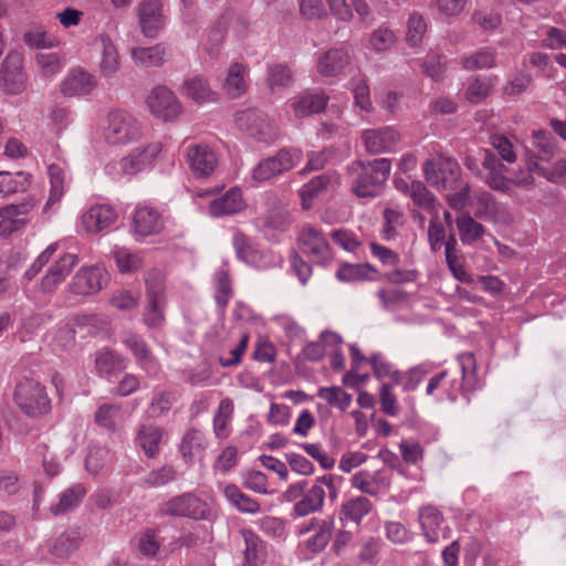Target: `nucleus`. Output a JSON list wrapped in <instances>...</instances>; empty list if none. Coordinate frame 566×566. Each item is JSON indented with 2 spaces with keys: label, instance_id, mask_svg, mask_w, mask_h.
<instances>
[{
  "label": "nucleus",
  "instance_id": "1",
  "mask_svg": "<svg viewBox=\"0 0 566 566\" xmlns=\"http://www.w3.org/2000/svg\"><path fill=\"white\" fill-rule=\"evenodd\" d=\"M349 170L355 174L353 191L359 198H375L379 196L390 175L391 161L379 158L371 161H355Z\"/></svg>",
  "mask_w": 566,
  "mask_h": 566
},
{
  "label": "nucleus",
  "instance_id": "2",
  "mask_svg": "<svg viewBox=\"0 0 566 566\" xmlns=\"http://www.w3.org/2000/svg\"><path fill=\"white\" fill-rule=\"evenodd\" d=\"M336 481L340 482L342 476L324 474L316 478L312 484L307 481V486L304 489L302 497L294 504L291 516L297 518L321 512L326 495L332 502L335 501L338 496Z\"/></svg>",
  "mask_w": 566,
  "mask_h": 566
},
{
  "label": "nucleus",
  "instance_id": "3",
  "mask_svg": "<svg viewBox=\"0 0 566 566\" xmlns=\"http://www.w3.org/2000/svg\"><path fill=\"white\" fill-rule=\"evenodd\" d=\"M13 399L18 408L28 417H40L51 409V400L45 387L33 378L23 377L18 381Z\"/></svg>",
  "mask_w": 566,
  "mask_h": 566
},
{
  "label": "nucleus",
  "instance_id": "4",
  "mask_svg": "<svg viewBox=\"0 0 566 566\" xmlns=\"http://www.w3.org/2000/svg\"><path fill=\"white\" fill-rule=\"evenodd\" d=\"M234 122L241 132L258 142L271 144L277 137V130L270 117L255 108L235 113Z\"/></svg>",
  "mask_w": 566,
  "mask_h": 566
},
{
  "label": "nucleus",
  "instance_id": "5",
  "mask_svg": "<svg viewBox=\"0 0 566 566\" xmlns=\"http://www.w3.org/2000/svg\"><path fill=\"white\" fill-rule=\"evenodd\" d=\"M104 135L108 144L125 145L140 137L142 127L132 114L117 109L108 114Z\"/></svg>",
  "mask_w": 566,
  "mask_h": 566
},
{
  "label": "nucleus",
  "instance_id": "6",
  "mask_svg": "<svg viewBox=\"0 0 566 566\" xmlns=\"http://www.w3.org/2000/svg\"><path fill=\"white\" fill-rule=\"evenodd\" d=\"M145 283L147 304L143 312V322L148 328H159L165 323V285L158 274L149 275Z\"/></svg>",
  "mask_w": 566,
  "mask_h": 566
},
{
  "label": "nucleus",
  "instance_id": "7",
  "mask_svg": "<svg viewBox=\"0 0 566 566\" xmlns=\"http://www.w3.org/2000/svg\"><path fill=\"white\" fill-rule=\"evenodd\" d=\"M150 114L163 122H175L182 112L176 94L165 85L155 86L145 101Z\"/></svg>",
  "mask_w": 566,
  "mask_h": 566
},
{
  "label": "nucleus",
  "instance_id": "8",
  "mask_svg": "<svg viewBox=\"0 0 566 566\" xmlns=\"http://www.w3.org/2000/svg\"><path fill=\"white\" fill-rule=\"evenodd\" d=\"M297 242L300 251L310 261L318 265H326L332 261V250L326 237L313 226L306 224L302 228Z\"/></svg>",
  "mask_w": 566,
  "mask_h": 566
},
{
  "label": "nucleus",
  "instance_id": "9",
  "mask_svg": "<svg viewBox=\"0 0 566 566\" xmlns=\"http://www.w3.org/2000/svg\"><path fill=\"white\" fill-rule=\"evenodd\" d=\"M426 180L434 186L442 188H454L459 181L461 168L457 160L450 157L440 156L428 159L423 164Z\"/></svg>",
  "mask_w": 566,
  "mask_h": 566
},
{
  "label": "nucleus",
  "instance_id": "10",
  "mask_svg": "<svg viewBox=\"0 0 566 566\" xmlns=\"http://www.w3.org/2000/svg\"><path fill=\"white\" fill-rule=\"evenodd\" d=\"M159 514L161 516L188 517L192 520H203L208 514L206 502L195 494L187 492L176 495L165 502Z\"/></svg>",
  "mask_w": 566,
  "mask_h": 566
},
{
  "label": "nucleus",
  "instance_id": "11",
  "mask_svg": "<svg viewBox=\"0 0 566 566\" xmlns=\"http://www.w3.org/2000/svg\"><path fill=\"white\" fill-rule=\"evenodd\" d=\"M481 164L486 170L482 177L484 182L494 191L511 196L509 168L490 149L481 150Z\"/></svg>",
  "mask_w": 566,
  "mask_h": 566
},
{
  "label": "nucleus",
  "instance_id": "12",
  "mask_svg": "<svg viewBox=\"0 0 566 566\" xmlns=\"http://www.w3.org/2000/svg\"><path fill=\"white\" fill-rule=\"evenodd\" d=\"M0 83L9 94H19L27 87V74L23 69V55L9 52L0 69Z\"/></svg>",
  "mask_w": 566,
  "mask_h": 566
},
{
  "label": "nucleus",
  "instance_id": "13",
  "mask_svg": "<svg viewBox=\"0 0 566 566\" xmlns=\"http://www.w3.org/2000/svg\"><path fill=\"white\" fill-rule=\"evenodd\" d=\"M161 151L159 143H153L144 148H135L119 161L124 175L135 176L142 171L151 169Z\"/></svg>",
  "mask_w": 566,
  "mask_h": 566
},
{
  "label": "nucleus",
  "instance_id": "14",
  "mask_svg": "<svg viewBox=\"0 0 566 566\" xmlns=\"http://www.w3.org/2000/svg\"><path fill=\"white\" fill-rule=\"evenodd\" d=\"M165 229V219L161 212L154 207H137L133 216V230L138 239L158 235Z\"/></svg>",
  "mask_w": 566,
  "mask_h": 566
},
{
  "label": "nucleus",
  "instance_id": "15",
  "mask_svg": "<svg viewBox=\"0 0 566 566\" xmlns=\"http://www.w3.org/2000/svg\"><path fill=\"white\" fill-rule=\"evenodd\" d=\"M186 159L197 178L211 176L218 167V157L209 145L198 144L187 148Z\"/></svg>",
  "mask_w": 566,
  "mask_h": 566
},
{
  "label": "nucleus",
  "instance_id": "16",
  "mask_svg": "<svg viewBox=\"0 0 566 566\" xmlns=\"http://www.w3.org/2000/svg\"><path fill=\"white\" fill-rule=\"evenodd\" d=\"M391 478L385 470H360L350 479V485L359 490L361 493L377 496L378 494L389 490Z\"/></svg>",
  "mask_w": 566,
  "mask_h": 566
},
{
  "label": "nucleus",
  "instance_id": "17",
  "mask_svg": "<svg viewBox=\"0 0 566 566\" xmlns=\"http://www.w3.org/2000/svg\"><path fill=\"white\" fill-rule=\"evenodd\" d=\"M33 199L0 208V235L7 237L25 226L27 214L34 208Z\"/></svg>",
  "mask_w": 566,
  "mask_h": 566
},
{
  "label": "nucleus",
  "instance_id": "18",
  "mask_svg": "<svg viewBox=\"0 0 566 566\" xmlns=\"http://www.w3.org/2000/svg\"><path fill=\"white\" fill-rule=\"evenodd\" d=\"M163 0H143L138 7L142 31L147 38H155L164 27Z\"/></svg>",
  "mask_w": 566,
  "mask_h": 566
},
{
  "label": "nucleus",
  "instance_id": "19",
  "mask_svg": "<svg viewBox=\"0 0 566 566\" xmlns=\"http://www.w3.org/2000/svg\"><path fill=\"white\" fill-rule=\"evenodd\" d=\"M399 138L398 132L391 126L366 129L361 134V140L369 154L390 151Z\"/></svg>",
  "mask_w": 566,
  "mask_h": 566
},
{
  "label": "nucleus",
  "instance_id": "20",
  "mask_svg": "<svg viewBox=\"0 0 566 566\" xmlns=\"http://www.w3.org/2000/svg\"><path fill=\"white\" fill-rule=\"evenodd\" d=\"M123 344L129 348L138 366L149 375H155L159 370V364L153 355L146 340L138 334L128 333L123 339Z\"/></svg>",
  "mask_w": 566,
  "mask_h": 566
},
{
  "label": "nucleus",
  "instance_id": "21",
  "mask_svg": "<svg viewBox=\"0 0 566 566\" xmlns=\"http://www.w3.org/2000/svg\"><path fill=\"white\" fill-rule=\"evenodd\" d=\"M117 214L107 205L91 207L82 216V226L87 233H98L111 228L116 221Z\"/></svg>",
  "mask_w": 566,
  "mask_h": 566
},
{
  "label": "nucleus",
  "instance_id": "22",
  "mask_svg": "<svg viewBox=\"0 0 566 566\" xmlns=\"http://www.w3.org/2000/svg\"><path fill=\"white\" fill-rule=\"evenodd\" d=\"M78 259L75 254L65 253L53 265H51L41 281V290L44 293L53 292L56 286L65 280Z\"/></svg>",
  "mask_w": 566,
  "mask_h": 566
},
{
  "label": "nucleus",
  "instance_id": "23",
  "mask_svg": "<svg viewBox=\"0 0 566 566\" xmlns=\"http://www.w3.org/2000/svg\"><path fill=\"white\" fill-rule=\"evenodd\" d=\"M96 87L94 76L81 69L72 70L61 83V93L66 97L88 95Z\"/></svg>",
  "mask_w": 566,
  "mask_h": 566
},
{
  "label": "nucleus",
  "instance_id": "24",
  "mask_svg": "<svg viewBox=\"0 0 566 566\" xmlns=\"http://www.w3.org/2000/svg\"><path fill=\"white\" fill-rule=\"evenodd\" d=\"M104 271L97 266L80 270L73 277L71 291L77 295H91L103 286Z\"/></svg>",
  "mask_w": 566,
  "mask_h": 566
},
{
  "label": "nucleus",
  "instance_id": "25",
  "mask_svg": "<svg viewBox=\"0 0 566 566\" xmlns=\"http://www.w3.org/2000/svg\"><path fill=\"white\" fill-rule=\"evenodd\" d=\"M165 431L155 424H142L135 438L136 446L140 448L149 459L156 458L160 452Z\"/></svg>",
  "mask_w": 566,
  "mask_h": 566
},
{
  "label": "nucleus",
  "instance_id": "26",
  "mask_svg": "<svg viewBox=\"0 0 566 566\" xmlns=\"http://www.w3.org/2000/svg\"><path fill=\"white\" fill-rule=\"evenodd\" d=\"M349 64L348 52L344 49H331L323 53L316 63L317 72L325 77L338 76Z\"/></svg>",
  "mask_w": 566,
  "mask_h": 566
},
{
  "label": "nucleus",
  "instance_id": "27",
  "mask_svg": "<svg viewBox=\"0 0 566 566\" xmlns=\"http://www.w3.org/2000/svg\"><path fill=\"white\" fill-rule=\"evenodd\" d=\"M207 449L206 437L198 429H189L182 437L179 451L186 463L192 464L195 460H201Z\"/></svg>",
  "mask_w": 566,
  "mask_h": 566
},
{
  "label": "nucleus",
  "instance_id": "28",
  "mask_svg": "<svg viewBox=\"0 0 566 566\" xmlns=\"http://www.w3.org/2000/svg\"><path fill=\"white\" fill-rule=\"evenodd\" d=\"M244 207L241 189L232 188L210 202L209 212L212 217L230 216L242 211Z\"/></svg>",
  "mask_w": 566,
  "mask_h": 566
},
{
  "label": "nucleus",
  "instance_id": "29",
  "mask_svg": "<svg viewBox=\"0 0 566 566\" xmlns=\"http://www.w3.org/2000/svg\"><path fill=\"white\" fill-rule=\"evenodd\" d=\"M328 96L321 91H308L292 103L294 114L298 118L321 113L327 105Z\"/></svg>",
  "mask_w": 566,
  "mask_h": 566
},
{
  "label": "nucleus",
  "instance_id": "30",
  "mask_svg": "<svg viewBox=\"0 0 566 566\" xmlns=\"http://www.w3.org/2000/svg\"><path fill=\"white\" fill-rule=\"evenodd\" d=\"M373 510V503L366 496L359 495L345 501L339 510V520L343 525L354 523L358 526L363 518Z\"/></svg>",
  "mask_w": 566,
  "mask_h": 566
},
{
  "label": "nucleus",
  "instance_id": "31",
  "mask_svg": "<svg viewBox=\"0 0 566 566\" xmlns=\"http://www.w3.org/2000/svg\"><path fill=\"white\" fill-rule=\"evenodd\" d=\"M127 360L122 355L109 348H103L96 353L95 368L102 377H113L125 370Z\"/></svg>",
  "mask_w": 566,
  "mask_h": 566
},
{
  "label": "nucleus",
  "instance_id": "32",
  "mask_svg": "<svg viewBox=\"0 0 566 566\" xmlns=\"http://www.w3.org/2000/svg\"><path fill=\"white\" fill-rule=\"evenodd\" d=\"M244 539V566H261L266 558L265 543L251 530H242Z\"/></svg>",
  "mask_w": 566,
  "mask_h": 566
},
{
  "label": "nucleus",
  "instance_id": "33",
  "mask_svg": "<svg viewBox=\"0 0 566 566\" xmlns=\"http://www.w3.org/2000/svg\"><path fill=\"white\" fill-rule=\"evenodd\" d=\"M419 522L427 542L437 543L443 523L442 513L434 506H423L419 512Z\"/></svg>",
  "mask_w": 566,
  "mask_h": 566
},
{
  "label": "nucleus",
  "instance_id": "34",
  "mask_svg": "<svg viewBox=\"0 0 566 566\" xmlns=\"http://www.w3.org/2000/svg\"><path fill=\"white\" fill-rule=\"evenodd\" d=\"M166 55L167 49L164 43H157L148 48H134L132 50V57L135 64L143 67L160 66L165 62Z\"/></svg>",
  "mask_w": 566,
  "mask_h": 566
},
{
  "label": "nucleus",
  "instance_id": "35",
  "mask_svg": "<svg viewBox=\"0 0 566 566\" xmlns=\"http://www.w3.org/2000/svg\"><path fill=\"white\" fill-rule=\"evenodd\" d=\"M187 96L197 104H205L216 99V93L210 88L207 78L202 75H193L184 81Z\"/></svg>",
  "mask_w": 566,
  "mask_h": 566
},
{
  "label": "nucleus",
  "instance_id": "36",
  "mask_svg": "<svg viewBox=\"0 0 566 566\" xmlns=\"http://www.w3.org/2000/svg\"><path fill=\"white\" fill-rule=\"evenodd\" d=\"M85 495L86 489L82 484H73L60 494L59 502L51 505L50 511L55 516L65 514L77 507Z\"/></svg>",
  "mask_w": 566,
  "mask_h": 566
},
{
  "label": "nucleus",
  "instance_id": "37",
  "mask_svg": "<svg viewBox=\"0 0 566 566\" xmlns=\"http://www.w3.org/2000/svg\"><path fill=\"white\" fill-rule=\"evenodd\" d=\"M95 44L102 50V57L99 61L101 72L105 76L113 75L118 70V53L112 42L111 38L106 34H101Z\"/></svg>",
  "mask_w": 566,
  "mask_h": 566
},
{
  "label": "nucleus",
  "instance_id": "38",
  "mask_svg": "<svg viewBox=\"0 0 566 566\" xmlns=\"http://www.w3.org/2000/svg\"><path fill=\"white\" fill-rule=\"evenodd\" d=\"M460 240L465 245H471L485 233L483 224L473 219L470 213H462L455 219Z\"/></svg>",
  "mask_w": 566,
  "mask_h": 566
},
{
  "label": "nucleus",
  "instance_id": "39",
  "mask_svg": "<svg viewBox=\"0 0 566 566\" xmlns=\"http://www.w3.org/2000/svg\"><path fill=\"white\" fill-rule=\"evenodd\" d=\"M377 270L369 263H343L337 272L336 277L342 282H356L374 280Z\"/></svg>",
  "mask_w": 566,
  "mask_h": 566
},
{
  "label": "nucleus",
  "instance_id": "40",
  "mask_svg": "<svg viewBox=\"0 0 566 566\" xmlns=\"http://www.w3.org/2000/svg\"><path fill=\"white\" fill-rule=\"evenodd\" d=\"M49 321H51V315L48 313H34L24 317L17 331L20 343L24 344L33 340Z\"/></svg>",
  "mask_w": 566,
  "mask_h": 566
},
{
  "label": "nucleus",
  "instance_id": "41",
  "mask_svg": "<svg viewBox=\"0 0 566 566\" xmlns=\"http://www.w3.org/2000/svg\"><path fill=\"white\" fill-rule=\"evenodd\" d=\"M223 495L238 511L248 514L260 512V504L252 497L244 494L238 485L228 484L223 489Z\"/></svg>",
  "mask_w": 566,
  "mask_h": 566
},
{
  "label": "nucleus",
  "instance_id": "42",
  "mask_svg": "<svg viewBox=\"0 0 566 566\" xmlns=\"http://www.w3.org/2000/svg\"><path fill=\"white\" fill-rule=\"evenodd\" d=\"M31 182V176L28 172L19 171L15 174L0 171V196L7 197L12 193L24 191Z\"/></svg>",
  "mask_w": 566,
  "mask_h": 566
},
{
  "label": "nucleus",
  "instance_id": "43",
  "mask_svg": "<svg viewBox=\"0 0 566 566\" xmlns=\"http://www.w3.org/2000/svg\"><path fill=\"white\" fill-rule=\"evenodd\" d=\"M534 170L541 172L542 167H539L536 160L530 159L527 160L525 168H520L518 170L512 172L510 171L509 178L511 184V196L515 192V188L530 190L534 187Z\"/></svg>",
  "mask_w": 566,
  "mask_h": 566
},
{
  "label": "nucleus",
  "instance_id": "44",
  "mask_svg": "<svg viewBox=\"0 0 566 566\" xmlns=\"http://www.w3.org/2000/svg\"><path fill=\"white\" fill-rule=\"evenodd\" d=\"M214 301L218 308L223 312L232 297V283L229 276V272L226 269H219L214 273Z\"/></svg>",
  "mask_w": 566,
  "mask_h": 566
},
{
  "label": "nucleus",
  "instance_id": "45",
  "mask_svg": "<svg viewBox=\"0 0 566 566\" xmlns=\"http://www.w3.org/2000/svg\"><path fill=\"white\" fill-rule=\"evenodd\" d=\"M317 396L325 400L329 407L337 408L340 411L347 410L353 400L352 395L338 386L321 387L317 390Z\"/></svg>",
  "mask_w": 566,
  "mask_h": 566
},
{
  "label": "nucleus",
  "instance_id": "46",
  "mask_svg": "<svg viewBox=\"0 0 566 566\" xmlns=\"http://www.w3.org/2000/svg\"><path fill=\"white\" fill-rule=\"evenodd\" d=\"M245 67L240 63H233L228 70L224 82V90L231 97H239L245 92L247 83L244 80Z\"/></svg>",
  "mask_w": 566,
  "mask_h": 566
},
{
  "label": "nucleus",
  "instance_id": "47",
  "mask_svg": "<svg viewBox=\"0 0 566 566\" xmlns=\"http://www.w3.org/2000/svg\"><path fill=\"white\" fill-rule=\"evenodd\" d=\"M48 176L51 185L50 195L46 205L59 202L65 192V171L56 164L48 166Z\"/></svg>",
  "mask_w": 566,
  "mask_h": 566
},
{
  "label": "nucleus",
  "instance_id": "48",
  "mask_svg": "<svg viewBox=\"0 0 566 566\" xmlns=\"http://www.w3.org/2000/svg\"><path fill=\"white\" fill-rule=\"evenodd\" d=\"M78 544V534L75 531H65L60 534L51 544L50 552L55 557L64 558L77 549Z\"/></svg>",
  "mask_w": 566,
  "mask_h": 566
},
{
  "label": "nucleus",
  "instance_id": "49",
  "mask_svg": "<svg viewBox=\"0 0 566 566\" xmlns=\"http://www.w3.org/2000/svg\"><path fill=\"white\" fill-rule=\"evenodd\" d=\"M462 69L467 71L490 69L495 65V52L491 49H482L470 55L461 57Z\"/></svg>",
  "mask_w": 566,
  "mask_h": 566
},
{
  "label": "nucleus",
  "instance_id": "50",
  "mask_svg": "<svg viewBox=\"0 0 566 566\" xmlns=\"http://www.w3.org/2000/svg\"><path fill=\"white\" fill-rule=\"evenodd\" d=\"M275 175L291 170L302 159V151L297 148H282L276 155L270 157Z\"/></svg>",
  "mask_w": 566,
  "mask_h": 566
},
{
  "label": "nucleus",
  "instance_id": "51",
  "mask_svg": "<svg viewBox=\"0 0 566 566\" xmlns=\"http://www.w3.org/2000/svg\"><path fill=\"white\" fill-rule=\"evenodd\" d=\"M532 138L538 159L548 161L554 156L556 148V139L553 134L543 129L534 130Z\"/></svg>",
  "mask_w": 566,
  "mask_h": 566
},
{
  "label": "nucleus",
  "instance_id": "52",
  "mask_svg": "<svg viewBox=\"0 0 566 566\" xmlns=\"http://www.w3.org/2000/svg\"><path fill=\"white\" fill-rule=\"evenodd\" d=\"M175 397L170 391L155 392L147 407L149 418L157 419L166 415L172 407Z\"/></svg>",
  "mask_w": 566,
  "mask_h": 566
},
{
  "label": "nucleus",
  "instance_id": "53",
  "mask_svg": "<svg viewBox=\"0 0 566 566\" xmlns=\"http://www.w3.org/2000/svg\"><path fill=\"white\" fill-rule=\"evenodd\" d=\"M232 244L235 251V255L240 261L244 263L255 262V256L259 255L258 248L249 237L238 232L233 235Z\"/></svg>",
  "mask_w": 566,
  "mask_h": 566
},
{
  "label": "nucleus",
  "instance_id": "54",
  "mask_svg": "<svg viewBox=\"0 0 566 566\" xmlns=\"http://www.w3.org/2000/svg\"><path fill=\"white\" fill-rule=\"evenodd\" d=\"M119 407L117 405L104 403L95 412V422L109 432H114L119 420Z\"/></svg>",
  "mask_w": 566,
  "mask_h": 566
},
{
  "label": "nucleus",
  "instance_id": "55",
  "mask_svg": "<svg viewBox=\"0 0 566 566\" xmlns=\"http://www.w3.org/2000/svg\"><path fill=\"white\" fill-rule=\"evenodd\" d=\"M177 472L171 464H165L158 469L151 470L143 478V483L148 488H160L175 481Z\"/></svg>",
  "mask_w": 566,
  "mask_h": 566
},
{
  "label": "nucleus",
  "instance_id": "56",
  "mask_svg": "<svg viewBox=\"0 0 566 566\" xmlns=\"http://www.w3.org/2000/svg\"><path fill=\"white\" fill-rule=\"evenodd\" d=\"M113 255L120 273H133L142 266L140 256L126 248L116 249Z\"/></svg>",
  "mask_w": 566,
  "mask_h": 566
},
{
  "label": "nucleus",
  "instance_id": "57",
  "mask_svg": "<svg viewBox=\"0 0 566 566\" xmlns=\"http://www.w3.org/2000/svg\"><path fill=\"white\" fill-rule=\"evenodd\" d=\"M427 31V23L418 12H412L407 22L406 41L410 46H418Z\"/></svg>",
  "mask_w": 566,
  "mask_h": 566
},
{
  "label": "nucleus",
  "instance_id": "58",
  "mask_svg": "<svg viewBox=\"0 0 566 566\" xmlns=\"http://www.w3.org/2000/svg\"><path fill=\"white\" fill-rule=\"evenodd\" d=\"M112 460L111 451L105 447H92L85 459V468L91 474H97Z\"/></svg>",
  "mask_w": 566,
  "mask_h": 566
},
{
  "label": "nucleus",
  "instance_id": "59",
  "mask_svg": "<svg viewBox=\"0 0 566 566\" xmlns=\"http://www.w3.org/2000/svg\"><path fill=\"white\" fill-rule=\"evenodd\" d=\"M333 531V520L322 521L321 527L306 541L307 548L314 553L322 552L329 543Z\"/></svg>",
  "mask_w": 566,
  "mask_h": 566
},
{
  "label": "nucleus",
  "instance_id": "60",
  "mask_svg": "<svg viewBox=\"0 0 566 566\" xmlns=\"http://www.w3.org/2000/svg\"><path fill=\"white\" fill-rule=\"evenodd\" d=\"M266 81L271 90H280L292 84L293 75L289 66L276 64L269 69Z\"/></svg>",
  "mask_w": 566,
  "mask_h": 566
},
{
  "label": "nucleus",
  "instance_id": "61",
  "mask_svg": "<svg viewBox=\"0 0 566 566\" xmlns=\"http://www.w3.org/2000/svg\"><path fill=\"white\" fill-rule=\"evenodd\" d=\"M461 373H462V385L461 388L465 391L475 389V359L473 354L464 353L458 357Z\"/></svg>",
  "mask_w": 566,
  "mask_h": 566
},
{
  "label": "nucleus",
  "instance_id": "62",
  "mask_svg": "<svg viewBox=\"0 0 566 566\" xmlns=\"http://www.w3.org/2000/svg\"><path fill=\"white\" fill-rule=\"evenodd\" d=\"M396 35L392 30L380 27L375 30L370 36V45L376 52H384L394 46L396 43Z\"/></svg>",
  "mask_w": 566,
  "mask_h": 566
},
{
  "label": "nucleus",
  "instance_id": "63",
  "mask_svg": "<svg viewBox=\"0 0 566 566\" xmlns=\"http://www.w3.org/2000/svg\"><path fill=\"white\" fill-rule=\"evenodd\" d=\"M290 223L289 212L283 208L270 210L263 218V228L266 230L284 231Z\"/></svg>",
  "mask_w": 566,
  "mask_h": 566
},
{
  "label": "nucleus",
  "instance_id": "64",
  "mask_svg": "<svg viewBox=\"0 0 566 566\" xmlns=\"http://www.w3.org/2000/svg\"><path fill=\"white\" fill-rule=\"evenodd\" d=\"M23 41L30 48L35 49L52 48L55 42L54 39L48 36L46 31L41 25L27 31L23 35Z\"/></svg>",
  "mask_w": 566,
  "mask_h": 566
}]
</instances>
